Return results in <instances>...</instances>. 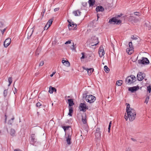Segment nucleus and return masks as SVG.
<instances>
[{
  "label": "nucleus",
  "instance_id": "nucleus-13",
  "mask_svg": "<svg viewBox=\"0 0 151 151\" xmlns=\"http://www.w3.org/2000/svg\"><path fill=\"white\" fill-rule=\"evenodd\" d=\"M68 21L69 23V24L68 25V28L69 30H71L72 29V28H70V27H74V29H75L76 27V24L73 23V22H72V23L70 22L68 20Z\"/></svg>",
  "mask_w": 151,
  "mask_h": 151
},
{
  "label": "nucleus",
  "instance_id": "nucleus-31",
  "mask_svg": "<svg viewBox=\"0 0 151 151\" xmlns=\"http://www.w3.org/2000/svg\"><path fill=\"white\" fill-rule=\"evenodd\" d=\"M8 81L9 83V84L8 85V86H10V84L12 83V77H9L8 79Z\"/></svg>",
  "mask_w": 151,
  "mask_h": 151
},
{
  "label": "nucleus",
  "instance_id": "nucleus-62",
  "mask_svg": "<svg viewBox=\"0 0 151 151\" xmlns=\"http://www.w3.org/2000/svg\"><path fill=\"white\" fill-rule=\"evenodd\" d=\"M70 97V96H68V98H69Z\"/></svg>",
  "mask_w": 151,
  "mask_h": 151
},
{
  "label": "nucleus",
  "instance_id": "nucleus-35",
  "mask_svg": "<svg viewBox=\"0 0 151 151\" xmlns=\"http://www.w3.org/2000/svg\"><path fill=\"white\" fill-rule=\"evenodd\" d=\"M149 97L148 96H147L146 97L145 100V103H146V104H147L148 103V102L149 100Z\"/></svg>",
  "mask_w": 151,
  "mask_h": 151
},
{
  "label": "nucleus",
  "instance_id": "nucleus-15",
  "mask_svg": "<svg viewBox=\"0 0 151 151\" xmlns=\"http://www.w3.org/2000/svg\"><path fill=\"white\" fill-rule=\"evenodd\" d=\"M143 74L142 72H140L138 73L137 76V79L138 81H142V80L144 78L142 76Z\"/></svg>",
  "mask_w": 151,
  "mask_h": 151
},
{
  "label": "nucleus",
  "instance_id": "nucleus-43",
  "mask_svg": "<svg viewBox=\"0 0 151 151\" xmlns=\"http://www.w3.org/2000/svg\"><path fill=\"white\" fill-rule=\"evenodd\" d=\"M44 64V63L43 61H41L40 63L39 66H42Z\"/></svg>",
  "mask_w": 151,
  "mask_h": 151
},
{
  "label": "nucleus",
  "instance_id": "nucleus-58",
  "mask_svg": "<svg viewBox=\"0 0 151 151\" xmlns=\"http://www.w3.org/2000/svg\"><path fill=\"white\" fill-rule=\"evenodd\" d=\"M14 89H15V91H14V92H17V90H16V89L15 88H14Z\"/></svg>",
  "mask_w": 151,
  "mask_h": 151
},
{
  "label": "nucleus",
  "instance_id": "nucleus-51",
  "mask_svg": "<svg viewBox=\"0 0 151 151\" xmlns=\"http://www.w3.org/2000/svg\"><path fill=\"white\" fill-rule=\"evenodd\" d=\"M3 24L1 22H0V28H1L3 27Z\"/></svg>",
  "mask_w": 151,
  "mask_h": 151
},
{
  "label": "nucleus",
  "instance_id": "nucleus-49",
  "mask_svg": "<svg viewBox=\"0 0 151 151\" xmlns=\"http://www.w3.org/2000/svg\"><path fill=\"white\" fill-rule=\"evenodd\" d=\"M59 8H56L54 9V11L55 12H56V11H58L59 10Z\"/></svg>",
  "mask_w": 151,
  "mask_h": 151
},
{
  "label": "nucleus",
  "instance_id": "nucleus-5",
  "mask_svg": "<svg viewBox=\"0 0 151 151\" xmlns=\"http://www.w3.org/2000/svg\"><path fill=\"white\" fill-rule=\"evenodd\" d=\"M109 23L110 24H119L122 22L121 20L118 19L116 17H113L109 20Z\"/></svg>",
  "mask_w": 151,
  "mask_h": 151
},
{
  "label": "nucleus",
  "instance_id": "nucleus-14",
  "mask_svg": "<svg viewBox=\"0 0 151 151\" xmlns=\"http://www.w3.org/2000/svg\"><path fill=\"white\" fill-rule=\"evenodd\" d=\"M144 26L146 27L147 29L150 30L151 29V23L148 22H145L144 24Z\"/></svg>",
  "mask_w": 151,
  "mask_h": 151
},
{
  "label": "nucleus",
  "instance_id": "nucleus-16",
  "mask_svg": "<svg viewBox=\"0 0 151 151\" xmlns=\"http://www.w3.org/2000/svg\"><path fill=\"white\" fill-rule=\"evenodd\" d=\"M31 143L32 144L34 145L35 142L37 141V139L35 138V135L34 134H32L31 136Z\"/></svg>",
  "mask_w": 151,
  "mask_h": 151
},
{
  "label": "nucleus",
  "instance_id": "nucleus-19",
  "mask_svg": "<svg viewBox=\"0 0 151 151\" xmlns=\"http://www.w3.org/2000/svg\"><path fill=\"white\" fill-rule=\"evenodd\" d=\"M53 91L56 92V89L54 87H52V86H50L49 87V92L50 93H52Z\"/></svg>",
  "mask_w": 151,
  "mask_h": 151
},
{
  "label": "nucleus",
  "instance_id": "nucleus-22",
  "mask_svg": "<svg viewBox=\"0 0 151 151\" xmlns=\"http://www.w3.org/2000/svg\"><path fill=\"white\" fill-rule=\"evenodd\" d=\"M95 0H89L88 1L90 6H93L95 4Z\"/></svg>",
  "mask_w": 151,
  "mask_h": 151
},
{
  "label": "nucleus",
  "instance_id": "nucleus-20",
  "mask_svg": "<svg viewBox=\"0 0 151 151\" xmlns=\"http://www.w3.org/2000/svg\"><path fill=\"white\" fill-rule=\"evenodd\" d=\"M68 101L69 104V107H71L74 105V104L72 99H68Z\"/></svg>",
  "mask_w": 151,
  "mask_h": 151
},
{
  "label": "nucleus",
  "instance_id": "nucleus-30",
  "mask_svg": "<svg viewBox=\"0 0 151 151\" xmlns=\"http://www.w3.org/2000/svg\"><path fill=\"white\" fill-rule=\"evenodd\" d=\"M104 70L106 73H108L109 71V69L106 65H105L104 66Z\"/></svg>",
  "mask_w": 151,
  "mask_h": 151
},
{
  "label": "nucleus",
  "instance_id": "nucleus-55",
  "mask_svg": "<svg viewBox=\"0 0 151 151\" xmlns=\"http://www.w3.org/2000/svg\"><path fill=\"white\" fill-rule=\"evenodd\" d=\"M6 30V29L4 28V29H3V31H2V33L3 34L4 32Z\"/></svg>",
  "mask_w": 151,
  "mask_h": 151
},
{
  "label": "nucleus",
  "instance_id": "nucleus-7",
  "mask_svg": "<svg viewBox=\"0 0 151 151\" xmlns=\"http://www.w3.org/2000/svg\"><path fill=\"white\" fill-rule=\"evenodd\" d=\"M79 108L81 111H85L86 110L88 109V107L85 104L81 103L80 104Z\"/></svg>",
  "mask_w": 151,
  "mask_h": 151
},
{
  "label": "nucleus",
  "instance_id": "nucleus-34",
  "mask_svg": "<svg viewBox=\"0 0 151 151\" xmlns=\"http://www.w3.org/2000/svg\"><path fill=\"white\" fill-rule=\"evenodd\" d=\"M147 91H148L149 93H150L151 91V86L149 85L147 87Z\"/></svg>",
  "mask_w": 151,
  "mask_h": 151
},
{
  "label": "nucleus",
  "instance_id": "nucleus-8",
  "mask_svg": "<svg viewBox=\"0 0 151 151\" xmlns=\"http://www.w3.org/2000/svg\"><path fill=\"white\" fill-rule=\"evenodd\" d=\"M34 32V29L33 28L29 29L28 28L26 30V32L27 33V39H29L30 38L31 36Z\"/></svg>",
  "mask_w": 151,
  "mask_h": 151
},
{
  "label": "nucleus",
  "instance_id": "nucleus-53",
  "mask_svg": "<svg viewBox=\"0 0 151 151\" xmlns=\"http://www.w3.org/2000/svg\"><path fill=\"white\" fill-rule=\"evenodd\" d=\"M14 151H22L19 149H16L14 150Z\"/></svg>",
  "mask_w": 151,
  "mask_h": 151
},
{
  "label": "nucleus",
  "instance_id": "nucleus-59",
  "mask_svg": "<svg viewBox=\"0 0 151 151\" xmlns=\"http://www.w3.org/2000/svg\"><path fill=\"white\" fill-rule=\"evenodd\" d=\"M14 119V118L13 117L11 119V120H13Z\"/></svg>",
  "mask_w": 151,
  "mask_h": 151
},
{
  "label": "nucleus",
  "instance_id": "nucleus-6",
  "mask_svg": "<svg viewBox=\"0 0 151 151\" xmlns=\"http://www.w3.org/2000/svg\"><path fill=\"white\" fill-rule=\"evenodd\" d=\"M138 63L142 64H147L149 63V61L147 58L142 57V59L138 60Z\"/></svg>",
  "mask_w": 151,
  "mask_h": 151
},
{
  "label": "nucleus",
  "instance_id": "nucleus-38",
  "mask_svg": "<svg viewBox=\"0 0 151 151\" xmlns=\"http://www.w3.org/2000/svg\"><path fill=\"white\" fill-rule=\"evenodd\" d=\"M7 94V90H5L4 91V96H6Z\"/></svg>",
  "mask_w": 151,
  "mask_h": 151
},
{
  "label": "nucleus",
  "instance_id": "nucleus-40",
  "mask_svg": "<svg viewBox=\"0 0 151 151\" xmlns=\"http://www.w3.org/2000/svg\"><path fill=\"white\" fill-rule=\"evenodd\" d=\"M69 127H70L69 126H63V128L64 129L65 132L66 130V128H69Z\"/></svg>",
  "mask_w": 151,
  "mask_h": 151
},
{
  "label": "nucleus",
  "instance_id": "nucleus-54",
  "mask_svg": "<svg viewBox=\"0 0 151 151\" xmlns=\"http://www.w3.org/2000/svg\"><path fill=\"white\" fill-rule=\"evenodd\" d=\"M55 72H53L52 73V74L50 75V76L51 77H52L55 74Z\"/></svg>",
  "mask_w": 151,
  "mask_h": 151
},
{
  "label": "nucleus",
  "instance_id": "nucleus-18",
  "mask_svg": "<svg viewBox=\"0 0 151 151\" xmlns=\"http://www.w3.org/2000/svg\"><path fill=\"white\" fill-rule=\"evenodd\" d=\"M104 8L101 6H99L96 7V10L97 12H103L104 11Z\"/></svg>",
  "mask_w": 151,
  "mask_h": 151
},
{
  "label": "nucleus",
  "instance_id": "nucleus-41",
  "mask_svg": "<svg viewBox=\"0 0 151 151\" xmlns=\"http://www.w3.org/2000/svg\"><path fill=\"white\" fill-rule=\"evenodd\" d=\"M49 27H48V25L46 24L45 26V27H44V30H47L48 29Z\"/></svg>",
  "mask_w": 151,
  "mask_h": 151
},
{
  "label": "nucleus",
  "instance_id": "nucleus-2",
  "mask_svg": "<svg viewBox=\"0 0 151 151\" xmlns=\"http://www.w3.org/2000/svg\"><path fill=\"white\" fill-rule=\"evenodd\" d=\"M136 80L135 76L133 75L127 77L126 80L125 82L127 84L130 85L134 82Z\"/></svg>",
  "mask_w": 151,
  "mask_h": 151
},
{
  "label": "nucleus",
  "instance_id": "nucleus-4",
  "mask_svg": "<svg viewBox=\"0 0 151 151\" xmlns=\"http://www.w3.org/2000/svg\"><path fill=\"white\" fill-rule=\"evenodd\" d=\"M98 39L96 36H93L91 37L89 40V42L92 46L96 45L98 43Z\"/></svg>",
  "mask_w": 151,
  "mask_h": 151
},
{
  "label": "nucleus",
  "instance_id": "nucleus-25",
  "mask_svg": "<svg viewBox=\"0 0 151 151\" xmlns=\"http://www.w3.org/2000/svg\"><path fill=\"white\" fill-rule=\"evenodd\" d=\"M133 49L128 48L126 49V52L129 54H131L133 52Z\"/></svg>",
  "mask_w": 151,
  "mask_h": 151
},
{
  "label": "nucleus",
  "instance_id": "nucleus-33",
  "mask_svg": "<svg viewBox=\"0 0 151 151\" xmlns=\"http://www.w3.org/2000/svg\"><path fill=\"white\" fill-rule=\"evenodd\" d=\"M129 46L130 48L133 49L134 48L133 47L132 44V42H130L129 43Z\"/></svg>",
  "mask_w": 151,
  "mask_h": 151
},
{
  "label": "nucleus",
  "instance_id": "nucleus-52",
  "mask_svg": "<svg viewBox=\"0 0 151 151\" xmlns=\"http://www.w3.org/2000/svg\"><path fill=\"white\" fill-rule=\"evenodd\" d=\"M126 151H132V150L131 148H128L127 149Z\"/></svg>",
  "mask_w": 151,
  "mask_h": 151
},
{
  "label": "nucleus",
  "instance_id": "nucleus-48",
  "mask_svg": "<svg viewBox=\"0 0 151 151\" xmlns=\"http://www.w3.org/2000/svg\"><path fill=\"white\" fill-rule=\"evenodd\" d=\"M131 139L132 140V141H134V142H136L137 141L136 139H134V138H131Z\"/></svg>",
  "mask_w": 151,
  "mask_h": 151
},
{
  "label": "nucleus",
  "instance_id": "nucleus-23",
  "mask_svg": "<svg viewBox=\"0 0 151 151\" xmlns=\"http://www.w3.org/2000/svg\"><path fill=\"white\" fill-rule=\"evenodd\" d=\"M75 16H79L81 14V12L78 10L74 11L73 12Z\"/></svg>",
  "mask_w": 151,
  "mask_h": 151
},
{
  "label": "nucleus",
  "instance_id": "nucleus-61",
  "mask_svg": "<svg viewBox=\"0 0 151 151\" xmlns=\"http://www.w3.org/2000/svg\"><path fill=\"white\" fill-rule=\"evenodd\" d=\"M69 128H66V130H68Z\"/></svg>",
  "mask_w": 151,
  "mask_h": 151
},
{
  "label": "nucleus",
  "instance_id": "nucleus-21",
  "mask_svg": "<svg viewBox=\"0 0 151 151\" xmlns=\"http://www.w3.org/2000/svg\"><path fill=\"white\" fill-rule=\"evenodd\" d=\"M129 90L132 92H133L134 91H136L137 90V88L136 86L129 87Z\"/></svg>",
  "mask_w": 151,
  "mask_h": 151
},
{
  "label": "nucleus",
  "instance_id": "nucleus-42",
  "mask_svg": "<svg viewBox=\"0 0 151 151\" xmlns=\"http://www.w3.org/2000/svg\"><path fill=\"white\" fill-rule=\"evenodd\" d=\"M131 38L134 40H136L138 38L137 37H135L133 35L132 36Z\"/></svg>",
  "mask_w": 151,
  "mask_h": 151
},
{
  "label": "nucleus",
  "instance_id": "nucleus-9",
  "mask_svg": "<svg viewBox=\"0 0 151 151\" xmlns=\"http://www.w3.org/2000/svg\"><path fill=\"white\" fill-rule=\"evenodd\" d=\"M100 129L99 128H97L96 129L95 133L96 137L97 138H100L101 136V132L100 131Z\"/></svg>",
  "mask_w": 151,
  "mask_h": 151
},
{
  "label": "nucleus",
  "instance_id": "nucleus-24",
  "mask_svg": "<svg viewBox=\"0 0 151 151\" xmlns=\"http://www.w3.org/2000/svg\"><path fill=\"white\" fill-rule=\"evenodd\" d=\"M83 69L86 70L87 71L89 75L91 74V73L93 71V69L92 68H90L89 69L88 68L86 69L84 68H83Z\"/></svg>",
  "mask_w": 151,
  "mask_h": 151
},
{
  "label": "nucleus",
  "instance_id": "nucleus-3",
  "mask_svg": "<svg viewBox=\"0 0 151 151\" xmlns=\"http://www.w3.org/2000/svg\"><path fill=\"white\" fill-rule=\"evenodd\" d=\"M96 99V97L91 95H87L86 97V101L90 103H93L94 102Z\"/></svg>",
  "mask_w": 151,
  "mask_h": 151
},
{
  "label": "nucleus",
  "instance_id": "nucleus-37",
  "mask_svg": "<svg viewBox=\"0 0 151 151\" xmlns=\"http://www.w3.org/2000/svg\"><path fill=\"white\" fill-rule=\"evenodd\" d=\"M70 48L72 50H75V48L74 46V43L73 42V45L70 47Z\"/></svg>",
  "mask_w": 151,
  "mask_h": 151
},
{
  "label": "nucleus",
  "instance_id": "nucleus-44",
  "mask_svg": "<svg viewBox=\"0 0 151 151\" xmlns=\"http://www.w3.org/2000/svg\"><path fill=\"white\" fill-rule=\"evenodd\" d=\"M41 105V103L40 102H38L36 104V106L37 107H39Z\"/></svg>",
  "mask_w": 151,
  "mask_h": 151
},
{
  "label": "nucleus",
  "instance_id": "nucleus-46",
  "mask_svg": "<svg viewBox=\"0 0 151 151\" xmlns=\"http://www.w3.org/2000/svg\"><path fill=\"white\" fill-rule=\"evenodd\" d=\"M134 14L137 16H140V14L139 12H134Z\"/></svg>",
  "mask_w": 151,
  "mask_h": 151
},
{
  "label": "nucleus",
  "instance_id": "nucleus-60",
  "mask_svg": "<svg viewBox=\"0 0 151 151\" xmlns=\"http://www.w3.org/2000/svg\"><path fill=\"white\" fill-rule=\"evenodd\" d=\"M97 18L98 19L99 18V16L98 15H97Z\"/></svg>",
  "mask_w": 151,
  "mask_h": 151
},
{
  "label": "nucleus",
  "instance_id": "nucleus-11",
  "mask_svg": "<svg viewBox=\"0 0 151 151\" xmlns=\"http://www.w3.org/2000/svg\"><path fill=\"white\" fill-rule=\"evenodd\" d=\"M70 133L71 132V133H70L69 134H68V137H66V142L67 143V144L68 145H70L71 143L70 142V140L71 139V135L72 134V131H69Z\"/></svg>",
  "mask_w": 151,
  "mask_h": 151
},
{
  "label": "nucleus",
  "instance_id": "nucleus-39",
  "mask_svg": "<svg viewBox=\"0 0 151 151\" xmlns=\"http://www.w3.org/2000/svg\"><path fill=\"white\" fill-rule=\"evenodd\" d=\"M82 121L84 124H85L86 123V118H82Z\"/></svg>",
  "mask_w": 151,
  "mask_h": 151
},
{
  "label": "nucleus",
  "instance_id": "nucleus-45",
  "mask_svg": "<svg viewBox=\"0 0 151 151\" xmlns=\"http://www.w3.org/2000/svg\"><path fill=\"white\" fill-rule=\"evenodd\" d=\"M82 4L83 6L85 7L87 5V3L86 2H82Z\"/></svg>",
  "mask_w": 151,
  "mask_h": 151
},
{
  "label": "nucleus",
  "instance_id": "nucleus-1",
  "mask_svg": "<svg viewBox=\"0 0 151 151\" xmlns=\"http://www.w3.org/2000/svg\"><path fill=\"white\" fill-rule=\"evenodd\" d=\"M127 106L126 111L127 113V115L125 114L124 118L127 121L128 118L130 121H132L134 120L136 117V113L134 109L130 107V105L128 103H126Z\"/></svg>",
  "mask_w": 151,
  "mask_h": 151
},
{
  "label": "nucleus",
  "instance_id": "nucleus-47",
  "mask_svg": "<svg viewBox=\"0 0 151 151\" xmlns=\"http://www.w3.org/2000/svg\"><path fill=\"white\" fill-rule=\"evenodd\" d=\"M71 40H68L66 41L65 43V44H70L71 43Z\"/></svg>",
  "mask_w": 151,
  "mask_h": 151
},
{
  "label": "nucleus",
  "instance_id": "nucleus-32",
  "mask_svg": "<svg viewBox=\"0 0 151 151\" xmlns=\"http://www.w3.org/2000/svg\"><path fill=\"white\" fill-rule=\"evenodd\" d=\"M40 51V49L38 48L36 52L35 53V55L36 56H38V55H39Z\"/></svg>",
  "mask_w": 151,
  "mask_h": 151
},
{
  "label": "nucleus",
  "instance_id": "nucleus-12",
  "mask_svg": "<svg viewBox=\"0 0 151 151\" xmlns=\"http://www.w3.org/2000/svg\"><path fill=\"white\" fill-rule=\"evenodd\" d=\"M99 56L100 57H102L104 55L105 52L103 49V47H100L99 51Z\"/></svg>",
  "mask_w": 151,
  "mask_h": 151
},
{
  "label": "nucleus",
  "instance_id": "nucleus-26",
  "mask_svg": "<svg viewBox=\"0 0 151 151\" xmlns=\"http://www.w3.org/2000/svg\"><path fill=\"white\" fill-rule=\"evenodd\" d=\"M69 113L68 114V115H69L70 116H71L72 113L73 112V108L71 107H69Z\"/></svg>",
  "mask_w": 151,
  "mask_h": 151
},
{
  "label": "nucleus",
  "instance_id": "nucleus-57",
  "mask_svg": "<svg viewBox=\"0 0 151 151\" xmlns=\"http://www.w3.org/2000/svg\"><path fill=\"white\" fill-rule=\"evenodd\" d=\"M111 121L110 122V123H109V126H110L111 127Z\"/></svg>",
  "mask_w": 151,
  "mask_h": 151
},
{
  "label": "nucleus",
  "instance_id": "nucleus-36",
  "mask_svg": "<svg viewBox=\"0 0 151 151\" xmlns=\"http://www.w3.org/2000/svg\"><path fill=\"white\" fill-rule=\"evenodd\" d=\"M81 54L82 55V56L81 58V59H83L85 58H86L87 56H85V55H84V53L83 52H82L81 53Z\"/></svg>",
  "mask_w": 151,
  "mask_h": 151
},
{
  "label": "nucleus",
  "instance_id": "nucleus-17",
  "mask_svg": "<svg viewBox=\"0 0 151 151\" xmlns=\"http://www.w3.org/2000/svg\"><path fill=\"white\" fill-rule=\"evenodd\" d=\"M62 63L63 65L67 67L70 66V63L68 60H63L62 61Z\"/></svg>",
  "mask_w": 151,
  "mask_h": 151
},
{
  "label": "nucleus",
  "instance_id": "nucleus-50",
  "mask_svg": "<svg viewBox=\"0 0 151 151\" xmlns=\"http://www.w3.org/2000/svg\"><path fill=\"white\" fill-rule=\"evenodd\" d=\"M5 121L4 122V123H6V119H7V116L6 115H5Z\"/></svg>",
  "mask_w": 151,
  "mask_h": 151
},
{
  "label": "nucleus",
  "instance_id": "nucleus-56",
  "mask_svg": "<svg viewBox=\"0 0 151 151\" xmlns=\"http://www.w3.org/2000/svg\"><path fill=\"white\" fill-rule=\"evenodd\" d=\"M110 128H111V127L110 126H109V127H108V132H110Z\"/></svg>",
  "mask_w": 151,
  "mask_h": 151
},
{
  "label": "nucleus",
  "instance_id": "nucleus-28",
  "mask_svg": "<svg viewBox=\"0 0 151 151\" xmlns=\"http://www.w3.org/2000/svg\"><path fill=\"white\" fill-rule=\"evenodd\" d=\"M15 131L14 129H11L10 132V134L11 135L14 136L15 135Z\"/></svg>",
  "mask_w": 151,
  "mask_h": 151
},
{
  "label": "nucleus",
  "instance_id": "nucleus-29",
  "mask_svg": "<svg viewBox=\"0 0 151 151\" xmlns=\"http://www.w3.org/2000/svg\"><path fill=\"white\" fill-rule=\"evenodd\" d=\"M53 22V20L52 19H50L49 20L47 24L48 25V27H50L51 24H52V23Z\"/></svg>",
  "mask_w": 151,
  "mask_h": 151
},
{
  "label": "nucleus",
  "instance_id": "nucleus-27",
  "mask_svg": "<svg viewBox=\"0 0 151 151\" xmlns=\"http://www.w3.org/2000/svg\"><path fill=\"white\" fill-rule=\"evenodd\" d=\"M123 81L122 80L117 81L116 82V85L118 86H121L122 84Z\"/></svg>",
  "mask_w": 151,
  "mask_h": 151
},
{
  "label": "nucleus",
  "instance_id": "nucleus-10",
  "mask_svg": "<svg viewBox=\"0 0 151 151\" xmlns=\"http://www.w3.org/2000/svg\"><path fill=\"white\" fill-rule=\"evenodd\" d=\"M11 42V39L7 38L4 42V46L5 47H7L10 44Z\"/></svg>",
  "mask_w": 151,
  "mask_h": 151
}]
</instances>
